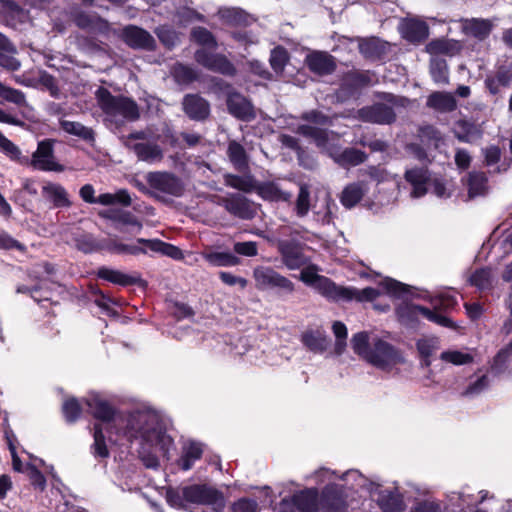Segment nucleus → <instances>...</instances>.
Listing matches in <instances>:
<instances>
[{
  "label": "nucleus",
  "mask_w": 512,
  "mask_h": 512,
  "mask_svg": "<svg viewBox=\"0 0 512 512\" xmlns=\"http://www.w3.org/2000/svg\"><path fill=\"white\" fill-rule=\"evenodd\" d=\"M85 403L95 418L106 423V429L128 441L138 440L144 465L159 466L158 453L165 455L172 444L160 424L158 415L149 409H137L127 415L115 414L112 406L99 394L91 393Z\"/></svg>",
  "instance_id": "obj_1"
},
{
  "label": "nucleus",
  "mask_w": 512,
  "mask_h": 512,
  "mask_svg": "<svg viewBox=\"0 0 512 512\" xmlns=\"http://www.w3.org/2000/svg\"><path fill=\"white\" fill-rule=\"evenodd\" d=\"M343 485L337 484L347 502L355 507L358 501L349 496V491H365L375 501L383 512H398L402 510V495L396 486H383L368 479L357 470H349L339 476Z\"/></svg>",
  "instance_id": "obj_2"
},
{
  "label": "nucleus",
  "mask_w": 512,
  "mask_h": 512,
  "mask_svg": "<svg viewBox=\"0 0 512 512\" xmlns=\"http://www.w3.org/2000/svg\"><path fill=\"white\" fill-rule=\"evenodd\" d=\"M282 512H318L320 510H332L335 512L354 509L339 486L336 484L326 485L321 494L317 488H306L293 494L291 498H284L281 501Z\"/></svg>",
  "instance_id": "obj_3"
},
{
  "label": "nucleus",
  "mask_w": 512,
  "mask_h": 512,
  "mask_svg": "<svg viewBox=\"0 0 512 512\" xmlns=\"http://www.w3.org/2000/svg\"><path fill=\"white\" fill-rule=\"evenodd\" d=\"M351 345L357 355L383 371H390L404 362L402 353L392 344L377 336H369L366 332L355 334Z\"/></svg>",
  "instance_id": "obj_4"
},
{
  "label": "nucleus",
  "mask_w": 512,
  "mask_h": 512,
  "mask_svg": "<svg viewBox=\"0 0 512 512\" xmlns=\"http://www.w3.org/2000/svg\"><path fill=\"white\" fill-rule=\"evenodd\" d=\"M166 499L174 509H184L186 504L214 505L222 508L225 498L221 491L207 484H192L178 488H170Z\"/></svg>",
  "instance_id": "obj_5"
},
{
  "label": "nucleus",
  "mask_w": 512,
  "mask_h": 512,
  "mask_svg": "<svg viewBox=\"0 0 512 512\" xmlns=\"http://www.w3.org/2000/svg\"><path fill=\"white\" fill-rule=\"evenodd\" d=\"M297 133L312 139L319 148L325 150L342 167L356 166L366 160V154L359 149L346 148L341 150L340 148L330 146V134L324 129L312 125H300L297 128Z\"/></svg>",
  "instance_id": "obj_6"
},
{
  "label": "nucleus",
  "mask_w": 512,
  "mask_h": 512,
  "mask_svg": "<svg viewBox=\"0 0 512 512\" xmlns=\"http://www.w3.org/2000/svg\"><path fill=\"white\" fill-rule=\"evenodd\" d=\"M95 96L100 109L111 122L116 124H122L125 121L132 122L140 116L138 105L130 98L113 96L102 87L97 89Z\"/></svg>",
  "instance_id": "obj_7"
},
{
  "label": "nucleus",
  "mask_w": 512,
  "mask_h": 512,
  "mask_svg": "<svg viewBox=\"0 0 512 512\" xmlns=\"http://www.w3.org/2000/svg\"><path fill=\"white\" fill-rule=\"evenodd\" d=\"M256 287L260 290L281 289L292 292L293 283L270 267L258 266L253 270Z\"/></svg>",
  "instance_id": "obj_8"
},
{
  "label": "nucleus",
  "mask_w": 512,
  "mask_h": 512,
  "mask_svg": "<svg viewBox=\"0 0 512 512\" xmlns=\"http://www.w3.org/2000/svg\"><path fill=\"white\" fill-rule=\"evenodd\" d=\"M419 314L423 315L429 321H432L440 326L455 328L452 320L438 312V310L436 309L432 311L426 307L414 304H406L398 309L399 317L401 318L402 321L405 322L414 321Z\"/></svg>",
  "instance_id": "obj_9"
},
{
  "label": "nucleus",
  "mask_w": 512,
  "mask_h": 512,
  "mask_svg": "<svg viewBox=\"0 0 512 512\" xmlns=\"http://www.w3.org/2000/svg\"><path fill=\"white\" fill-rule=\"evenodd\" d=\"M146 180L151 188L174 197L182 196L184 185L175 175L168 172H150Z\"/></svg>",
  "instance_id": "obj_10"
},
{
  "label": "nucleus",
  "mask_w": 512,
  "mask_h": 512,
  "mask_svg": "<svg viewBox=\"0 0 512 512\" xmlns=\"http://www.w3.org/2000/svg\"><path fill=\"white\" fill-rule=\"evenodd\" d=\"M194 57L198 64L210 71L227 76H233L236 73L234 65L222 54L212 53L201 48L195 52Z\"/></svg>",
  "instance_id": "obj_11"
},
{
  "label": "nucleus",
  "mask_w": 512,
  "mask_h": 512,
  "mask_svg": "<svg viewBox=\"0 0 512 512\" xmlns=\"http://www.w3.org/2000/svg\"><path fill=\"white\" fill-rule=\"evenodd\" d=\"M356 118L368 123L390 125L396 121V113L386 103H375L359 109Z\"/></svg>",
  "instance_id": "obj_12"
},
{
  "label": "nucleus",
  "mask_w": 512,
  "mask_h": 512,
  "mask_svg": "<svg viewBox=\"0 0 512 512\" xmlns=\"http://www.w3.org/2000/svg\"><path fill=\"white\" fill-rule=\"evenodd\" d=\"M29 162L35 169L42 171L62 172L64 170V167L56 161L51 140L40 141Z\"/></svg>",
  "instance_id": "obj_13"
},
{
  "label": "nucleus",
  "mask_w": 512,
  "mask_h": 512,
  "mask_svg": "<svg viewBox=\"0 0 512 512\" xmlns=\"http://www.w3.org/2000/svg\"><path fill=\"white\" fill-rule=\"evenodd\" d=\"M276 245L282 256V261L287 268L295 270L306 265L307 258L302 253V249L298 244L279 239L276 241Z\"/></svg>",
  "instance_id": "obj_14"
},
{
  "label": "nucleus",
  "mask_w": 512,
  "mask_h": 512,
  "mask_svg": "<svg viewBox=\"0 0 512 512\" xmlns=\"http://www.w3.org/2000/svg\"><path fill=\"white\" fill-rule=\"evenodd\" d=\"M404 178L411 186L410 196L412 198H421L428 192L430 184L429 171L424 167H415L406 170Z\"/></svg>",
  "instance_id": "obj_15"
},
{
  "label": "nucleus",
  "mask_w": 512,
  "mask_h": 512,
  "mask_svg": "<svg viewBox=\"0 0 512 512\" xmlns=\"http://www.w3.org/2000/svg\"><path fill=\"white\" fill-rule=\"evenodd\" d=\"M220 203L230 214L241 219L249 220L256 214L254 206L240 194H232L222 198Z\"/></svg>",
  "instance_id": "obj_16"
},
{
  "label": "nucleus",
  "mask_w": 512,
  "mask_h": 512,
  "mask_svg": "<svg viewBox=\"0 0 512 512\" xmlns=\"http://www.w3.org/2000/svg\"><path fill=\"white\" fill-rule=\"evenodd\" d=\"M123 39L132 48L152 50L155 40L152 35L137 26H128L123 29Z\"/></svg>",
  "instance_id": "obj_17"
},
{
  "label": "nucleus",
  "mask_w": 512,
  "mask_h": 512,
  "mask_svg": "<svg viewBox=\"0 0 512 512\" xmlns=\"http://www.w3.org/2000/svg\"><path fill=\"white\" fill-rule=\"evenodd\" d=\"M255 191L262 199L267 201L288 202L292 197V193L276 181L256 184Z\"/></svg>",
  "instance_id": "obj_18"
},
{
  "label": "nucleus",
  "mask_w": 512,
  "mask_h": 512,
  "mask_svg": "<svg viewBox=\"0 0 512 512\" xmlns=\"http://www.w3.org/2000/svg\"><path fill=\"white\" fill-rule=\"evenodd\" d=\"M125 146L132 150L138 160L147 163H154L162 160L163 151L160 146L156 143L142 142V143H131L125 142Z\"/></svg>",
  "instance_id": "obj_19"
},
{
  "label": "nucleus",
  "mask_w": 512,
  "mask_h": 512,
  "mask_svg": "<svg viewBox=\"0 0 512 512\" xmlns=\"http://www.w3.org/2000/svg\"><path fill=\"white\" fill-rule=\"evenodd\" d=\"M218 16L223 23L233 27H246L254 22V18L250 14L237 7L220 8Z\"/></svg>",
  "instance_id": "obj_20"
},
{
  "label": "nucleus",
  "mask_w": 512,
  "mask_h": 512,
  "mask_svg": "<svg viewBox=\"0 0 512 512\" xmlns=\"http://www.w3.org/2000/svg\"><path fill=\"white\" fill-rule=\"evenodd\" d=\"M42 196L53 204L55 208L70 207L71 201L69 200V194L66 189L53 182H46L42 186Z\"/></svg>",
  "instance_id": "obj_21"
},
{
  "label": "nucleus",
  "mask_w": 512,
  "mask_h": 512,
  "mask_svg": "<svg viewBox=\"0 0 512 512\" xmlns=\"http://www.w3.org/2000/svg\"><path fill=\"white\" fill-rule=\"evenodd\" d=\"M305 62L311 71L319 75L330 74L335 69L333 57L325 52H312L306 56Z\"/></svg>",
  "instance_id": "obj_22"
},
{
  "label": "nucleus",
  "mask_w": 512,
  "mask_h": 512,
  "mask_svg": "<svg viewBox=\"0 0 512 512\" xmlns=\"http://www.w3.org/2000/svg\"><path fill=\"white\" fill-rule=\"evenodd\" d=\"M183 109L194 120H203L210 112L209 103L204 98L194 94L184 97Z\"/></svg>",
  "instance_id": "obj_23"
},
{
  "label": "nucleus",
  "mask_w": 512,
  "mask_h": 512,
  "mask_svg": "<svg viewBox=\"0 0 512 512\" xmlns=\"http://www.w3.org/2000/svg\"><path fill=\"white\" fill-rule=\"evenodd\" d=\"M229 112L242 120H249L254 117L250 102L239 93H230L227 98Z\"/></svg>",
  "instance_id": "obj_24"
},
{
  "label": "nucleus",
  "mask_w": 512,
  "mask_h": 512,
  "mask_svg": "<svg viewBox=\"0 0 512 512\" xmlns=\"http://www.w3.org/2000/svg\"><path fill=\"white\" fill-rule=\"evenodd\" d=\"M401 31L403 36L411 42L425 40L429 34L426 22L417 19H407L402 23Z\"/></svg>",
  "instance_id": "obj_25"
},
{
  "label": "nucleus",
  "mask_w": 512,
  "mask_h": 512,
  "mask_svg": "<svg viewBox=\"0 0 512 512\" xmlns=\"http://www.w3.org/2000/svg\"><path fill=\"white\" fill-rule=\"evenodd\" d=\"M138 243L145 245L150 252L160 253L174 260H180L183 258V252L181 249L159 239L138 238Z\"/></svg>",
  "instance_id": "obj_26"
},
{
  "label": "nucleus",
  "mask_w": 512,
  "mask_h": 512,
  "mask_svg": "<svg viewBox=\"0 0 512 512\" xmlns=\"http://www.w3.org/2000/svg\"><path fill=\"white\" fill-rule=\"evenodd\" d=\"M360 53L368 59L381 58L387 52V43L376 37L359 39Z\"/></svg>",
  "instance_id": "obj_27"
},
{
  "label": "nucleus",
  "mask_w": 512,
  "mask_h": 512,
  "mask_svg": "<svg viewBox=\"0 0 512 512\" xmlns=\"http://www.w3.org/2000/svg\"><path fill=\"white\" fill-rule=\"evenodd\" d=\"M367 192V186L364 182H353L343 189L340 202L346 208H352L363 198Z\"/></svg>",
  "instance_id": "obj_28"
},
{
  "label": "nucleus",
  "mask_w": 512,
  "mask_h": 512,
  "mask_svg": "<svg viewBox=\"0 0 512 512\" xmlns=\"http://www.w3.org/2000/svg\"><path fill=\"white\" fill-rule=\"evenodd\" d=\"M426 106L439 112H450L456 108V100L449 92L437 91L428 96Z\"/></svg>",
  "instance_id": "obj_29"
},
{
  "label": "nucleus",
  "mask_w": 512,
  "mask_h": 512,
  "mask_svg": "<svg viewBox=\"0 0 512 512\" xmlns=\"http://www.w3.org/2000/svg\"><path fill=\"white\" fill-rule=\"evenodd\" d=\"M314 288L324 297L334 301L346 300V296L349 293L348 288L337 286L330 279L323 276L321 279H318V283Z\"/></svg>",
  "instance_id": "obj_30"
},
{
  "label": "nucleus",
  "mask_w": 512,
  "mask_h": 512,
  "mask_svg": "<svg viewBox=\"0 0 512 512\" xmlns=\"http://www.w3.org/2000/svg\"><path fill=\"white\" fill-rule=\"evenodd\" d=\"M512 82V72L506 67H500L493 75L485 79V86L493 95L500 93L501 87H508Z\"/></svg>",
  "instance_id": "obj_31"
},
{
  "label": "nucleus",
  "mask_w": 512,
  "mask_h": 512,
  "mask_svg": "<svg viewBox=\"0 0 512 512\" xmlns=\"http://www.w3.org/2000/svg\"><path fill=\"white\" fill-rule=\"evenodd\" d=\"M203 449L200 443L190 441L183 446L181 458L178 461L179 467L184 470H190L195 461L199 460L202 456Z\"/></svg>",
  "instance_id": "obj_32"
},
{
  "label": "nucleus",
  "mask_w": 512,
  "mask_h": 512,
  "mask_svg": "<svg viewBox=\"0 0 512 512\" xmlns=\"http://www.w3.org/2000/svg\"><path fill=\"white\" fill-rule=\"evenodd\" d=\"M426 51L433 56H454L460 51V44L455 40L436 39L427 44Z\"/></svg>",
  "instance_id": "obj_33"
},
{
  "label": "nucleus",
  "mask_w": 512,
  "mask_h": 512,
  "mask_svg": "<svg viewBox=\"0 0 512 512\" xmlns=\"http://www.w3.org/2000/svg\"><path fill=\"white\" fill-rule=\"evenodd\" d=\"M303 344L314 353H321L326 350L329 340L324 332L320 330L307 331L302 335Z\"/></svg>",
  "instance_id": "obj_34"
},
{
  "label": "nucleus",
  "mask_w": 512,
  "mask_h": 512,
  "mask_svg": "<svg viewBox=\"0 0 512 512\" xmlns=\"http://www.w3.org/2000/svg\"><path fill=\"white\" fill-rule=\"evenodd\" d=\"M227 154L233 166L240 172L248 169V157L244 147L236 141H230Z\"/></svg>",
  "instance_id": "obj_35"
},
{
  "label": "nucleus",
  "mask_w": 512,
  "mask_h": 512,
  "mask_svg": "<svg viewBox=\"0 0 512 512\" xmlns=\"http://www.w3.org/2000/svg\"><path fill=\"white\" fill-rule=\"evenodd\" d=\"M60 126L65 132L77 136L84 141L93 142L95 139V133L93 129L84 126L80 122L62 120L60 122Z\"/></svg>",
  "instance_id": "obj_36"
},
{
  "label": "nucleus",
  "mask_w": 512,
  "mask_h": 512,
  "mask_svg": "<svg viewBox=\"0 0 512 512\" xmlns=\"http://www.w3.org/2000/svg\"><path fill=\"white\" fill-rule=\"evenodd\" d=\"M0 97L10 103L17 105L20 108L30 109L28 102L26 101L25 94L15 88L4 85L0 82Z\"/></svg>",
  "instance_id": "obj_37"
},
{
  "label": "nucleus",
  "mask_w": 512,
  "mask_h": 512,
  "mask_svg": "<svg viewBox=\"0 0 512 512\" xmlns=\"http://www.w3.org/2000/svg\"><path fill=\"white\" fill-rule=\"evenodd\" d=\"M430 74L432 79L437 84H448L449 70L448 65L444 59L433 57L430 61Z\"/></svg>",
  "instance_id": "obj_38"
},
{
  "label": "nucleus",
  "mask_w": 512,
  "mask_h": 512,
  "mask_svg": "<svg viewBox=\"0 0 512 512\" xmlns=\"http://www.w3.org/2000/svg\"><path fill=\"white\" fill-rule=\"evenodd\" d=\"M487 191V177L482 172H472L468 177V193L470 198L484 195Z\"/></svg>",
  "instance_id": "obj_39"
},
{
  "label": "nucleus",
  "mask_w": 512,
  "mask_h": 512,
  "mask_svg": "<svg viewBox=\"0 0 512 512\" xmlns=\"http://www.w3.org/2000/svg\"><path fill=\"white\" fill-rule=\"evenodd\" d=\"M464 29L468 34L479 39H484L489 35L492 29V23L489 20L472 19L466 21Z\"/></svg>",
  "instance_id": "obj_40"
},
{
  "label": "nucleus",
  "mask_w": 512,
  "mask_h": 512,
  "mask_svg": "<svg viewBox=\"0 0 512 512\" xmlns=\"http://www.w3.org/2000/svg\"><path fill=\"white\" fill-rule=\"evenodd\" d=\"M416 345L419 354L423 357L422 365L425 367H429L431 365L429 357L439 349L438 338H423L418 340Z\"/></svg>",
  "instance_id": "obj_41"
},
{
  "label": "nucleus",
  "mask_w": 512,
  "mask_h": 512,
  "mask_svg": "<svg viewBox=\"0 0 512 512\" xmlns=\"http://www.w3.org/2000/svg\"><path fill=\"white\" fill-rule=\"evenodd\" d=\"M97 203L109 206L114 204H121L123 206L131 205V197L127 190L122 189L117 191L115 194L112 193H104L97 197Z\"/></svg>",
  "instance_id": "obj_42"
},
{
  "label": "nucleus",
  "mask_w": 512,
  "mask_h": 512,
  "mask_svg": "<svg viewBox=\"0 0 512 512\" xmlns=\"http://www.w3.org/2000/svg\"><path fill=\"white\" fill-rule=\"evenodd\" d=\"M98 276L101 279L107 280L114 284L119 285H129L135 282V279L129 275H126L118 270L109 269L106 267H102L98 270Z\"/></svg>",
  "instance_id": "obj_43"
},
{
  "label": "nucleus",
  "mask_w": 512,
  "mask_h": 512,
  "mask_svg": "<svg viewBox=\"0 0 512 512\" xmlns=\"http://www.w3.org/2000/svg\"><path fill=\"white\" fill-rule=\"evenodd\" d=\"M107 249L114 253L119 254H130V255H140L147 254L150 250L143 244L138 243V239L133 244H122V243H111L107 246Z\"/></svg>",
  "instance_id": "obj_44"
},
{
  "label": "nucleus",
  "mask_w": 512,
  "mask_h": 512,
  "mask_svg": "<svg viewBox=\"0 0 512 512\" xmlns=\"http://www.w3.org/2000/svg\"><path fill=\"white\" fill-rule=\"evenodd\" d=\"M75 246L78 250L84 253H91L102 249H107V246L95 240L90 234H81L74 239Z\"/></svg>",
  "instance_id": "obj_45"
},
{
  "label": "nucleus",
  "mask_w": 512,
  "mask_h": 512,
  "mask_svg": "<svg viewBox=\"0 0 512 512\" xmlns=\"http://www.w3.org/2000/svg\"><path fill=\"white\" fill-rule=\"evenodd\" d=\"M171 74L179 84H189L197 78V73L193 68L181 63H177L172 67Z\"/></svg>",
  "instance_id": "obj_46"
},
{
  "label": "nucleus",
  "mask_w": 512,
  "mask_h": 512,
  "mask_svg": "<svg viewBox=\"0 0 512 512\" xmlns=\"http://www.w3.org/2000/svg\"><path fill=\"white\" fill-rule=\"evenodd\" d=\"M206 260L215 266H236L240 259L227 252H211L205 255Z\"/></svg>",
  "instance_id": "obj_47"
},
{
  "label": "nucleus",
  "mask_w": 512,
  "mask_h": 512,
  "mask_svg": "<svg viewBox=\"0 0 512 512\" xmlns=\"http://www.w3.org/2000/svg\"><path fill=\"white\" fill-rule=\"evenodd\" d=\"M192 39L207 48L216 49L217 41L213 34L204 27H195L191 31Z\"/></svg>",
  "instance_id": "obj_48"
},
{
  "label": "nucleus",
  "mask_w": 512,
  "mask_h": 512,
  "mask_svg": "<svg viewBox=\"0 0 512 512\" xmlns=\"http://www.w3.org/2000/svg\"><path fill=\"white\" fill-rule=\"evenodd\" d=\"M0 150L11 160L28 163V158L22 157L20 149L0 132Z\"/></svg>",
  "instance_id": "obj_49"
},
{
  "label": "nucleus",
  "mask_w": 512,
  "mask_h": 512,
  "mask_svg": "<svg viewBox=\"0 0 512 512\" xmlns=\"http://www.w3.org/2000/svg\"><path fill=\"white\" fill-rule=\"evenodd\" d=\"M225 183L226 185L243 192L255 190L256 185L255 181L250 176L241 177L231 174L225 176Z\"/></svg>",
  "instance_id": "obj_50"
},
{
  "label": "nucleus",
  "mask_w": 512,
  "mask_h": 512,
  "mask_svg": "<svg viewBox=\"0 0 512 512\" xmlns=\"http://www.w3.org/2000/svg\"><path fill=\"white\" fill-rule=\"evenodd\" d=\"M440 359L453 365H464L473 361V356L458 350H447L441 353Z\"/></svg>",
  "instance_id": "obj_51"
},
{
  "label": "nucleus",
  "mask_w": 512,
  "mask_h": 512,
  "mask_svg": "<svg viewBox=\"0 0 512 512\" xmlns=\"http://www.w3.org/2000/svg\"><path fill=\"white\" fill-rule=\"evenodd\" d=\"M348 292L346 300L356 299L358 301H372L381 294L380 290L372 287L364 289L348 288Z\"/></svg>",
  "instance_id": "obj_52"
},
{
  "label": "nucleus",
  "mask_w": 512,
  "mask_h": 512,
  "mask_svg": "<svg viewBox=\"0 0 512 512\" xmlns=\"http://www.w3.org/2000/svg\"><path fill=\"white\" fill-rule=\"evenodd\" d=\"M512 355V341L503 349H501L494 358L492 364V372L501 374L506 370L507 362Z\"/></svg>",
  "instance_id": "obj_53"
},
{
  "label": "nucleus",
  "mask_w": 512,
  "mask_h": 512,
  "mask_svg": "<svg viewBox=\"0 0 512 512\" xmlns=\"http://www.w3.org/2000/svg\"><path fill=\"white\" fill-rule=\"evenodd\" d=\"M310 209V192L307 185H301L297 196L295 210L299 217H304Z\"/></svg>",
  "instance_id": "obj_54"
},
{
  "label": "nucleus",
  "mask_w": 512,
  "mask_h": 512,
  "mask_svg": "<svg viewBox=\"0 0 512 512\" xmlns=\"http://www.w3.org/2000/svg\"><path fill=\"white\" fill-rule=\"evenodd\" d=\"M93 436H94V444L92 446L93 454L97 457H102V458L107 457L109 455V451L105 444L102 425H95Z\"/></svg>",
  "instance_id": "obj_55"
},
{
  "label": "nucleus",
  "mask_w": 512,
  "mask_h": 512,
  "mask_svg": "<svg viewBox=\"0 0 512 512\" xmlns=\"http://www.w3.org/2000/svg\"><path fill=\"white\" fill-rule=\"evenodd\" d=\"M332 330L336 337L335 353L340 355L346 346L347 328L342 322L336 321L332 325Z\"/></svg>",
  "instance_id": "obj_56"
},
{
  "label": "nucleus",
  "mask_w": 512,
  "mask_h": 512,
  "mask_svg": "<svg viewBox=\"0 0 512 512\" xmlns=\"http://www.w3.org/2000/svg\"><path fill=\"white\" fill-rule=\"evenodd\" d=\"M156 35L163 45L167 48L174 47L178 41V34L168 26H160L155 30Z\"/></svg>",
  "instance_id": "obj_57"
},
{
  "label": "nucleus",
  "mask_w": 512,
  "mask_h": 512,
  "mask_svg": "<svg viewBox=\"0 0 512 512\" xmlns=\"http://www.w3.org/2000/svg\"><path fill=\"white\" fill-rule=\"evenodd\" d=\"M470 282L481 290L489 288L491 286V271L489 269L475 271L470 277Z\"/></svg>",
  "instance_id": "obj_58"
},
{
  "label": "nucleus",
  "mask_w": 512,
  "mask_h": 512,
  "mask_svg": "<svg viewBox=\"0 0 512 512\" xmlns=\"http://www.w3.org/2000/svg\"><path fill=\"white\" fill-rule=\"evenodd\" d=\"M345 84H351L360 88L372 83V76L368 72H354L348 74L344 79Z\"/></svg>",
  "instance_id": "obj_59"
},
{
  "label": "nucleus",
  "mask_w": 512,
  "mask_h": 512,
  "mask_svg": "<svg viewBox=\"0 0 512 512\" xmlns=\"http://www.w3.org/2000/svg\"><path fill=\"white\" fill-rule=\"evenodd\" d=\"M310 477L313 478L315 480L316 484H318V485H321L324 483H326V485L335 484L334 480L336 478H339V476H337L335 471H331L326 468H321V469L315 471Z\"/></svg>",
  "instance_id": "obj_60"
},
{
  "label": "nucleus",
  "mask_w": 512,
  "mask_h": 512,
  "mask_svg": "<svg viewBox=\"0 0 512 512\" xmlns=\"http://www.w3.org/2000/svg\"><path fill=\"white\" fill-rule=\"evenodd\" d=\"M287 61V53L283 48L277 47L272 50L270 56V63L272 68L276 71H282Z\"/></svg>",
  "instance_id": "obj_61"
},
{
  "label": "nucleus",
  "mask_w": 512,
  "mask_h": 512,
  "mask_svg": "<svg viewBox=\"0 0 512 512\" xmlns=\"http://www.w3.org/2000/svg\"><path fill=\"white\" fill-rule=\"evenodd\" d=\"M63 413L68 422H74L80 414V405L76 399H68L63 404Z\"/></svg>",
  "instance_id": "obj_62"
},
{
  "label": "nucleus",
  "mask_w": 512,
  "mask_h": 512,
  "mask_svg": "<svg viewBox=\"0 0 512 512\" xmlns=\"http://www.w3.org/2000/svg\"><path fill=\"white\" fill-rule=\"evenodd\" d=\"M489 385L488 377L483 375L478 378L476 381L471 383L462 393L464 396H475L480 394L483 390H485Z\"/></svg>",
  "instance_id": "obj_63"
},
{
  "label": "nucleus",
  "mask_w": 512,
  "mask_h": 512,
  "mask_svg": "<svg viewBox=\"0 0 512 512\" xmlns=\"http://www.w3.org/2000/svg\"><path fill=\"white\" fill-rule=\"evenodd\" d=\"M26 472L28 473L31 484L41 491L44 490L46 486V479L44 475L35 466L30 464L26 466Z\"/></svg>",
  "instance_id": "obj_64"
}]
</instances>
